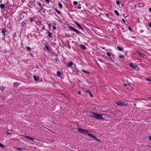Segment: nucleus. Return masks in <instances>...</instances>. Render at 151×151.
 <instances>
[{"mask_svg":"<svg viewBox=\"0 0 151 151\" xmlns=\"http://www.w3.org/2000/svg\"><path fill=\"white\" fill-rule=\"evenodd\" d=\"M89 116L93 118L95 117L97 119H104L102 117V115L101 114H97L93 112H91Z\"/></svg>","mask_w":151,"mask_h":151,"instance_id":"nucleus-1","label":"nucleus"},{"mask_svg":"<svg viewBox=\"0 0 151 151\" xmlns=\"http://www.w3.org/2000/svg\"><path fill=\"white\" fill-rule=\"evenodd\" d=\"M78 131L81 133L87 135L88 134V133L89 132L88 130L82 128H78Z\"/></svg>","mask_w":151,"mask_h":151,"instance_id":"nucleus-2","label":"nucleus"},{"mask_svg":"<svg viewBox=\"0 0 151 151\" xmlns=\"http://www.w3.org/2000/svg\"><path fill=\"white\" fill-rule=\"evenodd\" d=\"M116 104L118 105H120L122 106H126L127 105V103L125 102H122L121 101H116Z\"/></svg>","mask_w":151,"mask_h":151,"instance_id":"nucleus-3","label":"nucleus"},{"mask_svg":"<svg viewBox=\"0 0 151 151\" xmlns=\"http://www.w3.org/2000/svg\"><path fill=\"white\" fill-rule=\"evenodd\" d=\"M68 28H69L70 29L72 30L74 32H76L78 34H81V35H84L82 33H81V32H79V31H78V30L75 29V28L71 26H68Z\"/></svg>","mask_w":151,"mask_h":151,"instance_id":"nucleus-4","label":"nucleus"},{"mask_svg":"<svg viewBox=\"0 0 151 151\" xmlns=\"http://www.w3.org/2000/svg\"><path fill=\"white\" fill-rule=\"evenodd\" d=\"M129 65L133 68L134 69L137 67H138L137 65L135 63L134 64H133V63H129Z\"/></svg>","mask_w":151,"mask_h":151,"instance_id":"nucleus-5","label":"nucleus"},{"mask_svg":"<svg viewBox=\"0 0 151 151\" xmlns=\"http://www.w3.org/2000/svg\"><path fill=\"white\" fill-rule=\"evenodd\" d=\"M75 23L76 25L79 27L80 29H81L83 31V29L81 27V25L78 23L77 22H75Z\"/></svg>","mask_w":151,"mask_h":151,"instance_id":"nucleus-6","label":"nucleus"},{"mask_svg":"<svg viewBox=\"0 0 151 151\" xmlns=\"http://www.w3.org/2000/svg\"><path fill=\"white\" fill-rule=\"evenodd\" d=\"M124 86L127 89L129 90L132 89V87L129 85H127L126 84H124Z\"/></svg>","mask_w":151,"mask_h":151,"instance_id":"nucleus-7","label":"nucleus"},{"mask_svg":"<svg viewBox=\"0 0 151 151\" xmlns=\"http://www.w3.org/2000/svg\"><path fill=\"white\" fill-rule=\"evenodd\" d=\"M136 52L138 55H139L141 57H142V58H144L145 56V55L140 53V52H139L138 51H137Z\"/></svg>","mask_w":151,"mask_h":151,"instance_id":"nucleus-8","label":"nucleus"},{"mask_svg":"<svg viewBox=\"0 0 151 151\" xmlns=\"http://www.w3.org/2000/svg\"><path fill=\"white\" fill-rule=\"evenodd\" d=\"M73 64V63L71 62L70 61L69 63H68V67H71L72 68V65Z\"/></svg>","mask_w":151,"mask_h":151,"instance_id":"nucleus-9","label":"nucleus"},{"mask_svg":"<svg viewBox=\"0 0 151 151\" xmlns=\"http://www.w3.org/2000/svg\"><path fill=\"white\" fill-rule=\"evenodd\" d=\"M88 135L89 136L93 138L94 139H97V138L94 136L93 135V134H88Z\"/></svg>","mask_w":151,"mask_h":151,"instance_id":"nucleus-10","label":"nucleus"},{"mask_svg":"<svg viewBox=\"0 0 151 151\" xmlns=\"http://www.w3.org/2000/svg\"><path fill=\"white\" fill-rule=\"evenodd\" d=\"M33 78L34 80L35 81H38L39 77L38 76H33Z\"/></svg>","mask_w":151,"mask_h":151,"instance_id":"nucleus-11","label":"nucleus"},{"mask_svg":"<svg viewBox=\"0 0 151 151\" xmlns=\"http://www.w3.org/2000/svg\"><path fill=\"white\" fill-rule=\"evenodd\" d=\"M13 84L14 87H17L19 85V83L17 82H15Z\"/></svg>","mask_w":151,"mask_h":151,"instance_id":"nucleus-12","label":"nucleus"},{"mask_svg":"<svg viewBox=\"0 0 151 151\" xmlns=\"http://www.w3.org/2000/svg\"><path fill=\"white\" fill-rule=\"evenodd\" d=\"M1 32L3 35H4V36L5 35V33L6 32V31L5 29H4L2 28V29Z\"/></svg>","mask_w":151,"mask_h":151,"instance_id":"nucleus-13","label":"nucleus"},{"mask_svg":"<svg viewBox=\"0 0 151 151\" xmlns=\"http://www.w3.org/2000/svg\"><path fill=\"white\" fill-rule=\"evenodd\" d=\"M80 47L83 50H85L86 49L85 46L81 44V45H80Z\"/></svg>","mask_w":151,"mask_h":151,"instance_id":"nucleus-14","label":"nucleus"},{"mask_svg":"<svg viewBox=\"0 0 151 151\" xmlns=\"http://www.w3.org/2000/svg\"><path fill=\"white\" fill-rule=\"evenodd\" d=\"M86 92L90 94V96L91 97H93V95L91 92L88 90H86Z\"/></svg>","mask_w":151,"mask_h":151,"instance_id":"nucleus-15","label":"nucleus"},{"mask_svg":"<svg viewBox=\"0 0 151 151\" xmlns=\"http://www.w3.org/2000/svg\"><path fill=\"white\" fill-rule=\"evenodd\" d=\"M25 137L27 138L28 139H29L32 140V141H34L35 139L34 138H33L32 137H30L28 136H24Z\"/></svg>","mask_w":151,"mask_h":151,"instance_id":"nucleus-16","label":"nucleus"},{"mask_svg":"<svg viewBox=\"0 0 151 151\" xmlns=\"http://www.w3.org/2000/svg\"><path fill=\"white\" fill-rule=\"evenodd\" d=\"M57 76L58 77H60L61 75V73L59 71H58L57 72Z\"/></svg>","mask_w":151,"mask_h":151,"instance_id":"nucleus-17","label":"nucleus"},{"mask_svg":"<svg viewBox=\"0 0 151 151\" xmlns=\"http://www.w3.org/2000/svg\"><path fill=\"white\" fill-rule=\"evenodd\" d=\"M81 71L84 73H85L87 74H89V72L87 71H86L84 70H81Z\"/></svg>","mask_w":151,"mask_h":151,"instance_id":"nucleus-18","label":"nucleus"},{"mask_svg":"<svg viewBox=\"0 0 151 151\" xmlns=\"http://www.w3.org/2000/svg\"><path fill=\"white\" fill-rule=\"evenodd\" d=\"M48 35L49 37H52V34L50 32H49L48 34Z\"/></svg>","mask_w":151,"mask_h":151,"instance_id":"nucleus-19","label":"nucleus"},{"mask_svg":"<svg viewBox=\"0 0 151 151\" xmlns=\"http://www.w3.org/2000/svg\"><path fill=\"white\" fill-rule=\"evenodd\" d=\"M0 7L1 9H2L4 8V5L3 4H1L0 5Z\"/></svg>","mask_w":151,"mask_h":151,"instance_id":"nucleus-20","label":"nucleus"},{"mask_svg":"<svg viewBox=\"0 0 151 151\" xmlns=\"http://www.w3.org/2000/svg\"><path fill=\"white\" fill-rule=\"evenodd\" d=\"M59 6L60 8L61 9H62V4L60 2H59L58 3Z\"/></svg>","mask_w":151,"mask_h":151,"instance_id":"nucleus-21","label":"nucleus"},{"mask_svg":"<svg viewBox=\"0 0 151 151\" xmlns=\"http://www.w3.org/2000/svg\"><path fill=\"white\" fill-rule=\"evenodd\" d=\"M114 12L117 16L119 15V14L117 10H115L114 11Z\"/></svg>","mask_w":151,"mask_h":151,"instance_id":"nucleus-22","label":"nucleus"},{"mask_svg":"<svg viewBox=\"0 0 151 151\" xmlns=\"http://www.w3.org/2000/svg\"><path fill=\"white\" fill-rule=\"evenodd\" d=\"M117 48L118 49V50L119 51H122L123 50V48L122 47H117Z\"/></svg>","mask_w":151,"mask_h":151,"instance_id":"nucleus-23","label":"nucleus"},{"mask_svg":"<svg viewBox=\"0 0 151 151\" xmlns=\"http://www.w3.org/2000/svg\"><path fill=\"white\" fill-rule=\"evenodd\" d=\"M35 18L34 17H31L30 19V21L31 22H32L33 21H35Z\"/></svg>","mask_w":151,"mask_h":151,"instance_id":"nucleus-24","label":"nucleus"},{"mask_svg":"<svg viewBox=\"0 0 151 151\" xmlns=\"http://www.w3.org/2000/svg\"><path fill=\"white\" fill-rule=\"evenodd\" d=\"M55 10H56V12H57V13L58 14H61V12H59L57 9H56V8H55Z\"/></svg>","mask_w":151,"mask_h":151,"instance_id":"nucleus-25","label":"nucleus"},{"mask_svg":"<svg viewBox=\"0 0 151 151\" xmlns=\"http://www.w3.org/2000/svg\"><path fill=\"white\" fill-rule=\"evenodd\" d=\"M13 36H14V37H17V35H16V32H15L14 34H13ZM14 41H15V39L14 37Z\"/></svg>","mask_w":151,"mask_h":151,"instance_id":"nucleus-26","label":"nucleus"},{"mask_svg":"<svg viewBox=\"0 0 151 151\" xmlns=\"http://www.w3.org/2000/svg\"><path fill=\"white\" fill-rule=\"evenodd\" d=\"M24 25H26V23L24 22H22V26H24Z\"/></svg>","mask_w":151,"mask_h":151,"instance_id":"nucleus-27","label":"nucleus"},{"mask_svg":"<svg viewBox=\"0 0 151 151\" xmlns=\"http://www.w3.org/2000/svg\"><path fill=\"white\" fill-rule=\"evenodd\" d=\"M119 57L120 58H124V56L122 55H120Z\"/></svg>","mask_w":151,"mask_h":151,"instance_id":"nucleus-28","label":"nucleus"},{"mask_svg":"<svg viewBox=\"0 0 151 151\" xmlns=\"http://www.w3.org/2000/svg\"><path fill=\"white\" fill-rule=\"evenodd\" d=\"M26 48L27 50L29 51L31 50L30 48L29 47H26Z\"/></svg>","mask_w":151,"mask_h":151,"instance_id":"nucleus-29","label":"nucleus"},{"mask_svg":"<svg viewBox=\"0 0 151 151\" xmlns=\"http://www.w3.org/2000/svg\"><path fill=\"white\" fill-rule=\"evenodd\" d=\"M67 47H68L69 49H70L71 48L70 46V45L69 44H68L67 45H66Z\"/></svg>","mask_w":151,"mask_h":151,"instance_id":"nucleus-30","label":"nucleus"},{"mask_svg":"<svg viewBox=\"0 0 151 151\" xmlns=\"http://www.w3.org/2000/svg\"><path fill=\"white\" fill-rule=\"evenodd\" d=\"M17 149L19 151H22V150L23 148H19V147H17Z\"/></svg>","mask_w":151,"mask_h":151,"instance_id":"nucleus-31","label":"nucleus"},{"mask_svg":"<svg viewBox=\"0 0 151 151\" xmlns=\"http://www.w3.org/2000/svg\"><path fill=\"white\" fill-rule=\"evenodd\" d=\"M4 147V146L3 144L0 143V147L3 148Z\"/></svg>","mask_w":151,"mask_h":151,"instance_id":"nucleus-32","label":"nucleus"},{"mask_svg":"<svg viewBox=\"0 0 151 151\" xmlns=\"http://www.w3.org/2000/svg\"><path fill=\"white\" fill-rule=\"evenodd\" d=\"M52 45H53L54 47H55L56 45V43L53 42H52Z\"/></svg>","mask_w":151,"mask_h":151,"instance_id":"nucleus-33","label":"nucleus"},{"mask_svg":"<svg viewBox=\"0 0 151 151\" xmlns=\"http://www.w3.org/2000/svg\"><path fill=\"white\" fill-rule=\"evenodd\" d=\"M73 4L74 5H76L77 4V2L76 1H74L73 2Z\"/></svg>","mask_w":151,"mask_h":151,"instance_id":"nucleus-34","label":"nucleus"},{"mask_svg":"<svg viewBox=\"0 0 151 151\" xmlns=\"http://www.w3.org/2000/svg\"><path fill=\"white\" fill-rule=\"evenodd\" d=\"M145 79L148 81H151V80L149 78H146Z\"/></svg>","mask_w":151,"mask_h":151,"instance_id":"nucleus-35","label":"nucleus"},{"mask_svg":"<svg viewBox=\"0 0 151 151\" xmlns=\"http://www.w3.org/2000/svg\"><path fill=\"white\" fill-rule=\"evenodd\" d=\"M46 49L48 51H49L50 50H49V47H48V46L47 45H46Z\"/></svg>","mask_w":151,"mask_h":151,"instance_id":"nucleus-36","label":"nucleus"},{"mask_svg":"<svg viewBox=\"0 0 151 151\" xmlns=\"http://www.w3.org/2000/svg\"><path fill=\"white\" fill-rule=\"evenodd\" d=\"M116 3L117 5H119L120 4L119 1H116Z\"/></svg>","mask_w":151,"mask_h":151,"instance_id":"nucleus-37","label":"nucleus"},{"mask_svg":"<svg viewBox=\"0 0 151 151\" xmlns=\"http://www.w3.org/2000/svg\"><path fill=\"white\" fill-rule=\"evenodd\" d=\"M106 54H107V55L109 56V57H110L111 56V54H110V53H109V52H107L106 53Z\"/></svg>","mask_w":151,"mask_h":151,"instance_id":"nucleus-38","label":"nucleus"},{"mask_svg":"<svg viewBox=\"0 0 151 151\" xmlns=\"http://www.w3.org/2000/svg\"><path fill=\"white\" fill-rule=\"evenodd\" d=\"M52 28L53 30H55V29H56L55 27L54 26H52Z\"/></svg>","mask_w":151,"mask_h":151,"instance_id":"nucleus-39","label":"nucleus"},{"mask_svg":"<svg viewBox=\"0 0 151 151\" xmlns=\"http://www.w3.org/2000/svg\"><path fill=\"white\" fill-rule=\"evenodd\" d=\"M128 29L131 31V32H132V29L130 27H128Z\"/></svg>","mask_w":151,"mask_h":151,"instance_id":"nucleus-40","label":"nucleus"},{"mask_svg":"<svg viewBox=\"0 0 151 151\" xmlns=\"http://www.w3.org/2000/svg\"><path fill=\"white\" fill-rule=\"evenodd\" d=\"M42 29L43 30H45V26H43L42 27Z\"/></svg>","mask_w":151,"mask_h":151,"instance_id":"nucleus-41","label":"nucleus"},{"mask_svg":"<svg viewBox=\"0 0 151 151\" xmlns=\"http://www.w3.org/2000/svg\"><path fill=\"white\" fill-rule=\"evenodd\" d=\"M11 133V132H6V134H10Z\"/></svg>","mask_w":151,"mask_h":151,"instance_id":"nucleus-42","label":"nucleus"},{"mask_svg":"<svg viewBox=\"0 0 151 151\" xmlns=\"http://www.w3.org/2000/svg\"><path fill=\"white\" fill-rule=\"evenodd\" d=\"M77 93L79 94H81V92L80 91H77Z\"/></svg>","mask_w":151,"mask_h":151,"instance_id":"nucleus-43","label":"nucleus"},{"mask_svg":"<svg viewBox=\"0 0 151 151\" xmlns=\"http://www.w3.org/2000/svg\"><path fill=\"white\" fill-rule=\"evenodd\" d=\"M144 32V30H141L140 31V33H143Z\"/></svg>","mask_w":151,"mask_h":151,"instance_id":"nucleus-44","label":"nucleus"},{"mask_svg":"<svg viewBox=\"0 0 151 151\" xmlns=\"http://www.w3.org/2000/svg\"><path fill=\"white\" fill-rule=\"evenodd\" d=\"M38 4L39 6L40 7L41 6V4L40 3L38 2Z\"/></svg>","mask_w":151,"mask_h":151,"instance_id":"nucleus-45","label":"nucleus"},{"mask_svg":"<svg viewBox=\"0 0 151 151\" xmlns=\"http://www.w3.org/2000/svg\"><path fill=\"white\" fill-rule=\"evenodd\" d=\"M96 139V140H97V141L99 142H100L101 141L99 139H98L97 138V139Z\"/></svg>","mask_w":151,"mask_h":151,"instance_id":"nucleus-46","label":"nucleus"},{"mask_svg":"<svg viewBox=\"0 0 151 151\" xmlns=\"http://www.w3.org/2000/svg\"><path fill=\"white\" fill-rule=\"evenodd\" d=\"M122 20L124 23L126 22L125 20L123 18L122 19Z\"/></svg>","mask_w":151,"mask_h":151,"instance_id":"nucleus-47","label":"nucleus"},{"mask_svg":"<svg viewBox=\"0 0 151 151\" xmlns=\"http://www.w3.org/2000/svg\"><path fill=\"white\" fill-rule=\"evenodd\" d=\"M45 1L47 3H49L50 2L49 0H45Z\"/></svg>","mask_w":151,"mask_h":151,"instance_id":"nucleus-48","label":"nucleus"},{"mask_svg":"<svg viewBox=\"0 0 151 151\" xmlns=\"http://www.w3.org/2000/svg\"><path fill=\"white\" fill-rule=\"evenodd\" d=\"M148 25L150 27H151V23H149Z\"/></svg>","mask_w":151,"mask_h":151,"instance_id":"nucleus-49","label":"nucleus"},{"mask_svg":"<svg viewBox=\"0 0 151 151\" xmlns=\"http://www.w3.org/2000/svg\"><path fill=\"white\" fill-rule=\"evenodd\" d=\"M81 7L80 6L78 7V9H81Z\"/></svg>","mask_w":151,"mask_h":151,"instance_id":"nucleus-50","label":"nucleus"},{"mask_svg":"<svg viewBox=\"0 0 151 151\" xmlns=\"http://www.w3.org/2000/svg\"><path fill=\"white\" fill-rule=\"evenodd\" d=\"M105 15L108 18H109V15L108 14H105Z\"/></svg>","mask_w":151,"mask_h":151,"instance_id":"nucleus-51","label":"nucleus"},{"mask_svg":"<svg viewBox=\"0 0 151 151\" xmlns=\"http://www.w3.org/2000/svg\"><path fill=\"white\" fill-rule=\"evenodd\" d=\"M109 58H110L109 59L110 60H112V58L111 57H110Z\"/></svg>","mask_w":151,"mask_h":151,"instance_id":"nucleus-52","label":"nucleus"},{"mask_svg":"<svg viewBox=\"0 0 151 151\" xmlns=\"http://www.w3.org/2000/svg\"><path fill=\"white\" fill-rule=\"evenodd\" d=\"M149 10L150 12H151V8H150L149 9Z\"/></svg>","mask_w":151,"mask_h":151,"instance_id":"nucleus-53","label":"nucleus"},{"mask_svg":"<svg viewBox=\"0 0 151 151\" xmlns=\"http://www.w3.org/2000/svg\"><path fill=\"white\" fill-rule=\"evenodd\" d=\"M48 26H49L50 27L51 26V25L50 24H48Z\"/></svg>","mask_w":151,"mask_h":151,"instance_id":"nucleus-54","label":"nucleus"},{"mask_svg":"<svg viewBox=\"0 0 151 151\" xmlns=\"http://www.w3.org/2000/svg\"><path fill=\"white\" fill-rule=\"evenodd\" d=\"M149 139L150 140H151V137H150L149 138Z\"/></svg>","mask_w":151,"mask_h":151,"instance_id":"nucleus-55","label":"nucleus"},{"mask_svg":"<svg viewBox=\"0 0 151 151\" xmlns=\"http://www.w3.org/2000/svg\"><path fill=\"white\" fill-rule=\"evenodd\" d=\"M2 0H0V3H2Z\"/></svg>","mask_w":151,"mask_h":151,"instance_id":"nucleus-56","label":"nucleus"},{"mask_svg":"<svg viewBox=\"0 0 151 151\" xmlns=\"http://www.w3.org/2000/svg\"><path fill=\"white\" fill-rule=\"evenodd\" d=\"M43 12H45V11H43Z\"/></svg>","mask_w":151,"mask_h":151,"instance_id":"nucleus-57","label":"nucleus"},{"mask_svg":"<svg viewBox=\"0 0 151 151\" xmlns=\"http://www.w3.org/2000/svg\"><path fill=\"white\" fill-rule=\"evenodd\" d=\"M134 106H136V104H134Z\"/></svg>","mask_w":151,"mask_h":151,"instance_id":"nucleus-58","label":"nucleus"},{"mask_svg":"<svg viewBox=\"0 0 151 151\" xmlns=\"http://www.w3.org/2000/svg\"><path fill=\"white\" fill-rule=\"evenodd\" d=\"M106 58H107V59H108V57H106Z\"/></svg>","mask_w":151,"mask_h":151,"instance_id":"nucleus-59","label":"nucleus"},{"mask_svg":"<svg viewBox=\"0 0 151 151\" xmlns=\"http://www.w3.org/2000/svg\"><path fill=\"white\" fill-rule=\"evenodd\" d=\"M56 41L55 40H54V41Z\"/></svg>","mask_w":151,"mask_h":151,"instance_id":"nucleus-60","label":"nucleus"},{"mask_svg":"<svg viewBox=\"0 0 151 151\" xmlns=\"http://www.w3.org/2000/svg\"><path fill=\"white\" fill-rule=\"evenodd\" d=\"M2 91H3V90H2Z\"/></svg>","mask_w":151,"mask_h":151,"instance_id":"nucleus-61","label":"nucleus"}]
</instances>
